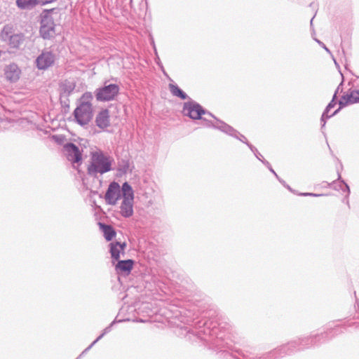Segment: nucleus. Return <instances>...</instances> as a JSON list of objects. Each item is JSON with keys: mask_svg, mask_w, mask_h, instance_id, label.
I'll return each mask as SVG.
<instances>
[{"mask_svg": "<svg viewBox=\"0 0 359 359\" xmlns=\"http://www.w3.org/2000/svg\"><path fill=\"white\" fill-rule=\"evenodd\" d=\"M341 323L339 322L337 323H333L332 325H329L327 328V331L324 334L299 339L298 341H291L287 344L283 345L280 348L268 353L266 355L259 357V359H276L287 354H291L296 349L301 350L305 348H309L310 346L317 344L321 339H324L325 340L328 339L341 332Z\"/></svg>", "mask_w": 359, "mask_h": 359, "instance_id": "1", "label": "nucleus"}, {"mask_svg": "<svg viewBox=\"0 0 359 359\" xmlns=\"http://www.w3.org/2000/svg\"><path fill=\"white\" fill-rule=\"evenodd\" d=\"M114 158L105 155L102 151H93L90 154V162L88 166V174L96 176L98 173L102 175L112 170L111 164Z\"/></svg>", "mask_w": 359, "mask_h": 359, "instance_id": "2", "label": "nucleus"}, {"mask_svg": "<svg viewBox=\"0 0 359 359\" xmlns=\"http://www.w3.org/2000/svg\"><path fill=\"white\" fill-rule=\"evenodd\" d=\"M93 96L90 93H86L81 97L80 104L74 111V118L81 126L88 125L93 116V106L90 103Z\"/></svg>", "mask_w": 359, "mask_h": 359, "instance_id": "3", "label": "nucleus"}, {"mask_svg": "<svg viewBox=\"0 0 359 359\" xmlns=\"http://www.w3.org/2000/svg\"><path fill=\"white\" fill-rule=\"evenodd\" d=\"M182 112L184 116H187L192 119H202L205 122L206 127L208 122L215 123L218 120L211 113L205 111L196 102L189 101L184 104Z\"/></svg>", "mask_w": 359, "mask_h": 359, "instance_id": "4", "label": "nucleus"}, {"mask_svg": "<svg viewBox=\"0 0 359 359\" xmlns=\"http://www.w3.org/2000/svg\"><path fill=\"white\" fill-rule=\"evenodd\" d=\"M123 201L120 205V213L126 217H130L133 215L134 193L131 186L128 182L122 185Z\"/></svg>", "mask_w": 359, "mask_h": 359, "instance_id": "5", "label": "nucleus"}, {"mask_svg": "<svg viewBox=\"0 0 359 359\" xmlns=\"http://www.w3.org/2000/svg\"><path fill=\"white\" fill-rule=\"evenodd\" d=\"M55 8L46 10L41 14L40 34L43 39H50L55 34V22L51 14Z\"/></svg>", "mask_w": 359, "mask_h": 359, "instance_id": "6", "label": "nucleus"}, {"mask_svg": "<svg viewBox=\"0 0 359 359\" xmlns=\"http://www.w3.org/2000/svg\"><path fill=\"white\" fill-rule=\"evenodd\" d=\"M120 91L117 84L104 83V86L98 88L95 91L96 100L99 102H109L114 100Z\"/></svg>", "mask_w": 359, "mask_h": 359, "instance_id": "7", "label": "nucleus"}, {"mask_svg": "<svg viewBox=\"0 0 359 359\" xmlns=\"http://www.w3.org/2000/svg\"><path fill=\"white\" fill-rule=\"evenodd\" d=\"M0 38L11 48H18L24 41V35L22 34H15L13 27L9 25L3 27L0 33Z\"/></svg>", "mask_w": 359, "mask_h": 359, "instance_id": "8", "label": "nucleus"}, {"mask_svg": "<svg viewBox=\"0 0 359 359\" xmlns=\"http://www.w3.org/2000/svg\"><path fill=\"white\" fill-rule=\"evenodd\" d=\"M207 126L210 128H213L215 129H217L230 136H232L238 140H239L241 142L245 144V142H248L247 141L246 137L241 135L239 132H238L236 130H235L233 127L231 126L226 124V123L220 121V120H216L215 123H211L208 122V124H207Z\"/></svg>", "mask_w": 359, "mask_h": 359, "instance_id": "9", "label": "nucleus"}, {"mask_svg": "<svg viewBox=\"0 0 359 359\" xmlns=\"http://www.w3.org/2000/svg\"><path fill=\"white\" fill-rule=\"evenodd\" d=\"M123 196L122 189H121L117 182H111L106 191L104 199L108 205H114Z\"/></svg>", "mask_w": 359, "mask_h": 359, "instance_id": "10", "label": "nucleus"}, {"mask_svg": "<svg viewBox=\"0 0 359 359\" xmlns=\"http://www.w3.org/2000/svg\"><path fill=\"white\" fill-rule=\"evenodd\" d=\"M55 55L51 51H43L36 59V65L39 69H46L53 65Z\"/></svg>", "mask_w": 359, "mask_h": 359, "instance_id": "11", "label": "nucleus"}, {"mask_svg": "<svg viewBox=\"0 0 359 359\" xmlns=\"http://www.w3.org/2000/svg\"><path fill=\"white\" fill-rule=\"evenodd\" d=\"M65 155L72 163H79L81 161V153L77 146L73 143H67L64 147Z\"/></svg>", "mask_w": 359, "mask_h": 359, "instance_id": "12", "label": "nucleus"}, {"mask_svg": "<svg viewBox=\"0 0 359 359\" xmlns=\"http://www.w3.org/2000/svg\"><path fill=\"white\" fill-rule=\"evenodd\" d=\"M76 83L73 80H65L60 85V99L67 98L75 90Z\"/></svg>", "mask_w": 359, "mask_h": 359, "instance_id": "13", "label": "nucleus"}, {"mask_svg": "<svg viewBox=\"0 0 359 359\" xmlns=\"http://www.w3.org/2000/svg\"><path fill=\"white\" fill-rule=\"evenodd\" d=\"M5 76L11 82H15L20 78V69L17 65L13 63L6 67Z\"/></svg>", "mask_w": 359, "mask_h": 359, "instance_id": "14", "label": "nucleus"}, {"mask_svg": "<svg viewBox=\"0 0 359 359\" xmlns=\"http://www.w3.org/2000/svg\"><path fill=\"white\" fill-rule=\"evenodd\" d=\"M96 126L102 129L106 128L110 124L109 111L108 109L101 110L95 118Z\"/></svg>", "mask_w": 359, "mask_h": 359, "instance_id": "15", "label": "nucleus"}, {"mask_svg": "<svg viewBox=\"0 0 359 359\" xmlns=\"http://www.w3.org/2000/svg\"><path fill=\"white\" fill-rule=\"evenodd\" d=\"M109 246L111 257L115 260H118L120 258V255L124 253L126 244V243L115 242L111 243Z\"/></svg>", "mask_w": 359, "mask_h": 359, "instance_id": "16", "label": "nucleus"}, {"mask_svg": "<svg viewBox=\"0 0 359 359\" xmlns=\"http://www.w3.org/2000/svg\"><path fill=\"white\" fill-rule=\"evenodd\" d=\"M359 102V90H353L349 95H346L342 97V99L339 101L340 107H343L348 104H353Z\"/></svg>", "mask_w": 359, "mask_h": 359, "instance_id": "17", "label": "nucleus"}, {"mask_svg": "<svg viewBox=\"0 0 359 359\" xmlns=\"http://www.w3.org/2000/svg\"><path fill=\"white\" fill-rule=\"evenodd\" d=\"M336 93L333 96V98L332 100H331V102L327 104V106L326 107L325 111H323V114H322V116H321V118H320V121L322 123V127H324L325 126V123H326V119L330 118L331 116H334V114H336L339 109H338L337 110H336L335 111H334L331 115H328V113L330 111V110L331 109H332L335 104H336V102H335V99H336Z\"/></svg>", "mask_w": 359, "mask_h": 359, "instance_id": "18", "label": "nucleus"}, {"mask_svg": "<svg viewBox=\"0 0 359 359\" xmlns=\"http://www.w3.org/2000/svg\"><path fill=\"white\" fill-rule=\"evenodd\" d=\"M133 261L131 259L118 261L116 265V270L118 273L128 272L129 273L133 269Z\"/></svg>", "mask_w": 359, "mask_h": 359, "instance_id": "19", "label": "nucleus"}, {"mask_svg": "<svg viewBox=\"0 0 359 359\" xmlns=\"http://www.w3.org/2000/svg\"><path fill=\"white\" fill-rule=\"evenodd\" d=\"M196 335L198 338L201 339V340H206V339L204 337L205 335H210V336H215L217 337H219L218 333H217V328L215 326L212 327L211 329L210 327H204L202 330H200L196 332Z\"/></svg>", "mask_w": 359, "mask_h": 359, "instance_id": "20", "label": "nucleus"}, {"mask_svg": "<svg viewBox=\"0 0 359 359\" xmlns=\"http://www.w3.org/2000/svg\"><path fill=\"white\" fill-rule=\"evenodd\" d=\"M100 226L102 229L104 236L107 241H111L116 236V232L111 226L100 223Z\"/></svg>", "mask_w": 359, "mask_h": 359, "instance_id": "21", "label": "nucleus"}, {"mask_svg": "<svg viewBox=\"0 0 359 359\" xmlns=\"http://www.w3.org/2000/svg\"><path fill=\"white\" fill-rule=\"evenodd\" d=\"M338 180L339 182H333L332 184L334 186V189L336 190H341L343 192L346 193V196H348L350 194V189L348 185L344 181L341 180V175H338Z\"/></svg>", "mask_w": 359, "mask_h": 359, "instance_id": "22", "label": "nucleus"}, {"mask_svg": "<svg viewBox=\"0 0 359 359\" xmlns=\"http://www.w3.org/2000/svg\"><path fill=\"white\" fill-rule=\"evenodd\" d=\"M37 3V0H16V4L20 9H31Z\"/></svg>", "mask_w": 359, "mask_h": 359, "instance_id": "23", "label": "nucleus"}, {"mask_svg": "<svg viewBox=\"0 0 359 359\" xmlns=\"http://www.w3.org/2000/svg\"><path fill=\"white\" fill-rule=\"evenodd\" d=\"M169 89L174 96L179 97L182 100H186L188 97L187 95L175 84L170 83Z\"/></svg>", "mask_w": 359, "mask_h": 359, "instance_id": "24", "label": "nucleus"}, {"mask_svg": "<svg viewBox=\"0 0 359 359\" xmlns=\"http://www.w3.org/2000/svg\"><path fill=\"white\" fill-rule=\"evenodd\" d=\"M114 322H112L108 327H107L103 332L95 340L93 341L90 345H89L83 351V353L88 351L99 340H100L107 333L111 331V327L114 325Z\"/></svg>", "mask_w": 359, "mask_h": 359, "instance_id": "25", "label": "nucleus"}, {"mask_svg": "<svg viewBox=\"0 0 359 359\" xmlns=\"http://www.w3.org/2000/svg\"><path fill=\"white\" fill-rule=\"evenodd\" d=\"M315 41L329 54L332 55L330 49L325 45L324 43L320 41V40L315 39Z\"/></svg>", "mask_w": 359, "mask_h": 359, "instance_id": "26", "label": "nucleus"}, {"mask_svg": "<svg viewBox=\"0 0 359 359\" xmlns=\"http://www.w3.org/2000/svg\"><path fill=\"white\" fill-rule=\"evenodd\" d=\"M300 195L304 196H314V197L322 196L321 194H313V193H302V194H300Z\"/></svg>", "mask_w": 359, "mask_h": 359, "instance_id": "27", "label": "nucleus"}, {"mask_svg": "<svg viewBox=\"0 0 359 359\" xmlns=\"http://www.w3.org/2000/svg\"><path fill=\"white\" fill-rule=\"evenodd\" d=\"M245 144L254 154L257 152V149L253 145L250 144L249 142H245Z\"/></svg>", "mask_w": 359, "mask_h": 359, "instance_id": "28", "label": "nucleus"}, {"mask_svg": "<svg viewBox=\"0 0 359 359\" xmlns=\"http://www.w3.org/2000/svg\"><path fill=\"white\" fill-rule=\"evenodd\" d=\"M255 156L261 161L263 160L262 155L257 151V152L255 153Z\"/></svg>", "mask_w": 359, "mask_h": 359, "instance_id": "29", "label": "nucleus"}, {"mask_svg": "<svg viewBox=\"0 0 359 359\" xmlns=\"http://www.w3.org/2000/svg\"><path fill=\"white\" fill-rule=\"evenodd\" d=\"M261 161H262V163H264V164L267 168H269V167L271 166L270 163H269L267 161H266V160L263 159V160H261Z\"/></svg>", "mask_w": 359, "mask_h": 359, "instance_id": "30", "label": "nucleus"}, {"mask_svg": "<svg viewBox=\"0 0 359 359\" xmlns=\"http://www.w3.org/2000/svg\"><path fill=\"white\" fill-rule=\"evenodd\" d=\"M269 170L276 177V178H278V175L276 174V172L274 171V170L271 168V166H270L269 168H268Z\"/></svg>", "mask_w": 359, "mask_h": 359, "instance_id": "31", "label": "nucleus"}, {"mask_svg": "<svg viewBox=\"0 0 359 359\" xmlns=\"http://www.w3.org/2000/svg\"><path fill=\"white\" fill-rule=\"evenodd\" d=\"M128 168V165L127 164L126 165L124 166V168L123 169H119V170L123 172H126L127 171Z\"/></svg>", "mask_w": 359, "mask_h": 359, "instance_id": "32", "label": "nucleus"}, {"mask_svg": "<svg viewBox=\"0 0 359 359\" xmlns=\"http://www.w3.org/2000/svg\"><path fill=\"white\" fill-rule=\"evenodd\" d=\"M278 180V181L285 187L286 185L285 184V182L281 179H280L279 177L277 178Z\"/></svg>", "mask_w": 359, "mask_h": 359, "instance_id": "33", "label": "nucleus"}, {"mask_svg": "<svg viewBox=\"0 0 359 359\" xmlns=\"http://www.w3.org/2000/svg\"><path fill=\"white\" fill-rule=\"evenodd\" d=\"M285 187H286V188H287V189H289L290 191H292V189L290 188V187L289 185L286 184V185L285 186Z\"/></svg>", "mask_w": 359, "mask_h": 359, "instance_id": "34", "label": "nucleus"}, {"mask_svg": "<svg viewBox=\"0 0 359 359\" xmlns=\"http://www.w3.org/2000/svg\"><path fill=\"white\" fill-rule=\"evenodd\" d=\"M240 354H241L243 357H244V358H247V357H248V355H245L242 351L241 352V353H240Z\"/></svg>", "mask_w": 359, "mask_h": 359, "instance_id": "35", "label": "nucleus"}, {"mask_svg": "<svg viewBox=\"0 0 359 359\" xmlns=\"http://www.w3.org/2000/svg\"><path fill=\"white\" fill-rule=\"evenodd\" d=\"M52 1H53V0L46 1L45 2H43V4H47V3H50Z\"/></svg>", "mask_w": 359, "mask_h": 359, "instance_id": "36", "label": "nucleus"}, {"mask_svg": "<svg viewBox=\"0 0 359 359\" xmlns=\"http://www.w3.org/2000/svg\"><path fill=\"white\" fill-rule=\"evenodd\" d=\"M313 18H314V17H313V18H312V19L311 20V25H312V24H313Z\"/></svg>", "mask_w": 359, "mask_h": 359, "instance_id": "37", "label": "nucleus"}, {"mask_svg": "<svg viewBox=\"0 0 359 359\" xmlns=\"http://www.w3.org/2000/svg\"><path fill=\"white\" fill-rule=\"evenodd\" d=\"M356 304H357L358 308L359 309V303L356 302Z\"/></svg>", "mask_w": 359, "mask_h": 359, "instance_id": "38", "label": "nucleus"}]
</instances>
